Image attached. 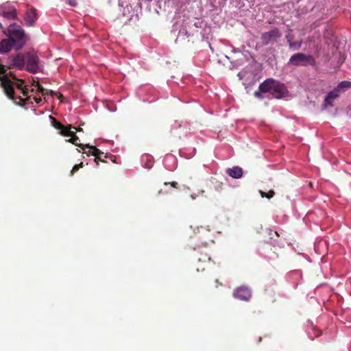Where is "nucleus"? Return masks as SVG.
<instances>
[{"label": "nucleus", "mask_w": 351, "mask_h": 351, "mask_svg": "<svg viewBox=\"0 0 351 351\" xmlns=\"http://www.w3.org/2000/svg\"><path fill=\"white\" fill-rule=\"evenodd\" d=\"M9 60L10 63L7 66L8 69L16 67L19 70H22L25 68V53H16L14 56H10Z\"/></svg>", "instance_id": "7"}, {"label": "nucleus", "mask_w": 351, "mask_h": 351, "mask_svg": "<svg viewBox=\"0 0 351 351\" xmlns=\"http://www.w3.org/2000/svg\"><path fill=\"white\" fill-rule=\"evenodd\" d=\"M8 32L9 38L14 41L15 45H18L16 49H21L25 45L26 43L25 31L20 25L15 23L11 24L8 27Z\"/></svg>", "instance_id": "2"}, {"label": "nucleus", "mask_w": 351, "mask_h": 351, "mask_svg": "<svg viewBox=\"0 0 351 351\" xmlns=\"http://www.w3.org/2000/svg\"><path fill=\"white\" fill-rule=\"evenodd\" d=\"M226 173L232 178L239 179L243 176V170L239 167H234L226 170Z\"/></svg>", "instance_id": "15"}, {"label": "nucleus", "mask_w": 351, "mask_h": 351, "mask_svg": "<svg viewBox=\"0 0 351 351\" xmlns=\"http://www.w3.org/2000/svg\"><path fill=\"white\" fill-rule=\"evenodd\" d=\"M2 75L0 76V86L3 89L4 93L6 96L11 100H14L15 92L13 86L12 82L8 77L7 74V69H5V72L4 73H0Z\"/></svg>", "instance_id": "5"}, {"label": "nucleus", "mask_w": 351, "mask_h": 351, "mask_svg": "<svg viewBox=\"0 0 351 351\" xmlns=\"http://www.w3.org/2000/svg\"><path fill=\"white\" fill-rule=\"evenodd\" d=\"M76 132V128L72 127V128H70V133L71 135H64L65 136H69L71 138L69 140V141L71 142L72 143L80 146L81 145L80 140L78 136L75 134Z\"/></svg>", "instance_id": "19"}, {"label": "nucleus", "mask_w": 351, "mask_h": 351, "mask_svg": "<svg viewBox=\"0 0 351 351\" xmlns=\"http://www.w3.org/2000/svg\"><path fill=\"white\" fill-rule=\"evenodd\" d=\"M152 167V162H150V164H149V163H147V168L150 169Z\"/></svg>", "instance_id": "35"}, {"label": "nucleus", "mask_w": 351, "mask_h": 351, "mask_svg": "<svg viewBox=\"0 0 351 351\" xmlns=\"http://www.w3.org/2000/svg\"><path fill=\"white\" fill-rule=\"evenodd\" d=\"M49 119H51V124H52V125L56 129L59 130L62 135H71L70 128H72L71 125L65 126L59 122L55 117H49Z\"/></svg>", "instance_id": "11"}, {"label": "nucleus", "mask_w": 351, "mask_h": 351, "mask_svg": "<svg viewBox=\"0 0 351 351\" xmlns=\"http://www.w3.org/2000/svg\"><path fill=\"white\" fill-rule=\"evenodd\" d=\"M262 93H264V92L261 91V90H260V89L258 88V91H255V92H254V95L256 98H258V99H263V95H261Z\"/></svg>", "instance_id": "25"}, {"label": "nucleus", "mask_w": 351, "mask_h": 351, "mask_svg": "<svg viewBox=\"0 0 351 351\" xmlns=\"http://www.w3.org/2000/svg\"><path fill=\"white\" fill-rule=\"evenodd\" d=\"M198 252L199 253V256L196 257L197 259V264H196V271H199L201 270L203 271L206 269V267L202 266L201 264H209L212 261V259L206 249L199 247Z\"/></svg>", "instance_id": "8"}, {"label": "nucleus", "mask_w": 351, "mask_h": 351, "mask_svg": "<svg viewBox=\"0 0 351 351\" xmlns=\"http://www.w3.org/2000/svg\"><path fill=\"white\" fill-rule=\"evenodd\" d=\"M251 295V291L245 286L237 287L233 292L234 298L243 301H248Z\"/></svg>", "instance_id": "10"}, {"label": "nucleus", "mask_w": 351, "mask_h": 351, "mask_svg": "<svg viewBox=\"0 0 351 351\" xmlns=\"http://www.w3.org/2000/svg\"><path fill=\"white\" fill-rule=\"evenodd\" d=\"M6 66L1 62V59H0V73H4L5 72Z\"/></svg>", "instance_id": "27"}, {"label": "nucleus", "mask_w": 351, "mask_h": 351, "mask_svg": "<svg viewBox=\"0 0 351 351\" xmlns=\"http://www.w3.org/2000/svg\"><path fill=\"white\" fill-rule=\"evenodd\" d=\"M350 88H351V82L343 81L339 84V85L336 87V89H337V90L341 93V90H345Z\"/></svg>", "instance_id": "21"}, {"label": "nucleus", "mask_w": 351, "mask_h": 351, "mask_svg": "<svg viewBox=\"0 0 351 351\" xmlns=\"http://www.w3.org/2000/svg\"><path fill=\"white\" fill-rule=\"evenodd\" d=\"M259 194L262 197H267V192H263V191H259Z\"/></svg>", "instance_id": "31"}, {"label": "nucleus", "mask_w": 351, "mask_h": 351, "mask_svg": "<svg viewBox=\"0 0 351 351\" xmlns=\"http://www.w3.org/2000/svg\"><path fill=\"white\" fill-rule=\"evenodd\" d=\"M34 86H35V87L37 88V90L40 93H41L43 95H48V94L53 95L52 90H48L45 89L38 82L36 83V84Z\"/></svg>", "instance_id": "22"}, {"label": "nucleus", "mask_w": 351, "mask_h": 351, "mask_svg": "<svg viewBox=\"0 0 351 351\" xmlns=\"http://www.w3.org/2000/svg\"><path fill=\"white\" fill-rule=\"evenodd\" d=\"M40 60L35 52L25 53V69L32 73H36L39 71Z\"/></svg>", "instance_id": "4"}, {"label": "nucleus", "mask_w": 351, "mask_h": 351, "mask_svg": "<svg viewBox=\"0 0 351 351\" xmlns=\"http://www.w3.org/2000/svg\"><path fill=\"white\" fill-rule=\"evenodd\" d=\"M196 239H198V240H200L201 239L200 235L196 236Z\"/></svg>", "instance_id": "37"}, {"label": "nucleus", "mask_w": 351, "mask_h": 351, "mask_svg": "<svg viewBox=\"0 0 351 351\" xmlns=\"http://www.w3.org/2000/svg\"><path fill=\"white\" fill-rule=\"evenodd\" d=\"M259 194L262 197H267V192H263V191H259Z\"/></svg>", "instance_id": "30"}, {"label": "nucleus", "mask_w": 351, "mask_h": 351, "mask_svg": "<svg viewBox=\"0 0 351 351\" xmlns=\"http://www.w3.org/2000/svg\"><path fill=\"white\" fill-rule=\"evenodd\" d=\"M34 101H36V103L38 104L41 101V98L40 97H34Z\"/></svg>", "instance_id": "33"}, {"label": "nucleus", "mask_w": 351, "mask_h": 351, "mask_svg": "<svg viewBox=\"0 0 351 351\" xmlns=\"http://www.w3.org/2000/svg\"><path fill=\"white\" fill-rule=\"evenodd\" d=\"M29 97H27L25 99H23L21 97H15L14 100H12L16 105H19L21 106H23L26 104L27 101L29 100Z\"/></svg>", "instance_id": "23"}, {"label": "nucleus", "mask_w": 351, "mask_h": 351, "mask_svg": "<svg viewBox=\"0 0 351 351\" xmlns=\"http://www.w3.org/2000/svg\"><path fill=\"white\" fill-rule=\"evenodd\" d=\"M14 41L10 38L3 39L0 42V53H8L15 46Z\"/></svg>", "instance_id": "14"}, {"label": "nucleus", "mask_w": 351, "mask_h": 351, "mask_svg": "<svg viewBox=\"0 0 351 351\" xmlns=\"http://www.w3.org/2000/svg\"><path fill=\"white\" fill-rule=\"evenodd\" d=\"M84 167V164L82 162H81L80 163L77 164V165H75L72 170L71 171V175L73 176L74 175V173L75 172H77L80 168H82Z\"/></svg>", "instance_id": "24"}, {"label": "nucleus", "mask_w": 351, "mask_h": 351, "mask_svg": "<svg viewBox=\"0 0 351 351\" xmlns=\"http://www.w3.org/2000/svg\"><path fill=\"white\" fill-rule=\"evenodd\" d=\"M289 64L293 66L313 65L315 64V60L311 55H306V53L299 52L291 56Z\"/></svg>", "instance_id": "3"}, {"label": "nucleus", "mask_w": 351, "mask_h": 351, "mask_svg": "<svg viewBox=\"0 0 351 351\" xmlns=\"http://www.w3.org/2000/svg\"><path fill=\"white\" fill-rule=\"evenodd\" d=\"M89 156H93V162L95 166H97L99 162H106L104 158H107V154H105L98 149L96 147L89 145Z\"/></svg>", "instance_id": "9"}, {"label": "nucleus", "mask_w": 351, "mask_h": 351, "mask_svg": "<svg viewBox=\"0 0 351 351\" xmlns=\"http://www.w3.org/2000/svg\"><path fill=\"white\" fill-rule=\"evenodd\" d=\"M207 243H208L207 240H205V241H202V244L203 245H207Z\"/></svg>", "instance_id": "36"}, {"label": "nucleus", "mask_w": 351, "mask_h": 351, "mask_svg": "<svg viewBox=\"0 0 351 351\" xmlns=\"http://www.w3.org/2000/svg\"><path fill=\"white\" fill-rule=\"evenodd\" d=\"M1 14L6 19H14L16 18V10L14 7L3 8Z\"/></svg>", "instance_id": "16"}, {"label": "nucleus", "mask_w": 351, "mask_h": 351, "mask_svg": "<svg viewBox=\"0 0 351 351\" xmlns=\"http://www.w3.org/2000/svg\"><path fill=\"white\" fill-rule=\"evenodd\" d=\"M340 92L338 90V89H336L335 88L332 91L329 92L326 96L324 101V107L328 108L334 106V104L332 102L334 101L335 99L338 98Z\"/></svg>", "instance_id": "12"}, {"label": "nucleus", "mask_w": 351, "mask_h": 351, "mask_svg": "<svg viewBox=\"0 0 351 351\" xmlns=\"http://www.w3.org/2000/svg\"><path fill=\"white\" fill-rule=\"evenodd\" d=\"M259 89L263 93H271L276 99L284 97L288 93L287 88L284 84L272 78H269L261 83Z\"/></svg>", "instance_id": "1"}, {"label": "nucleus", "mask_w": 351, "mask_h": 351, "mask_svg": "<svg viewBox=\"0 0 351 351\" xmlns=\"http://www.w3.org/2000/svg\"><path fill=\"white\" fill-rule=\"evenodd\" d=\"M321 334H322V332L319 329H315L314 330V335H315V337H319V336L321 335Z\"/></svg>", "instance_id": "28"}, {"label": "nucleus", "mask_w": 351, "mask_h": 351, "mask_svg": "<svg viewBox=\"0 0 351 351\" xmlns=\"http://www.w3.org/2000/svg\"><path fill=\"white\" fill-rule=\"evenodd\" d=\"M274 234L277 236V237H279L278 234L277 232H274Z\"/></svg>", "instance_id": "38"}, {"label": "nucleus", "mask_w": 351, "mask_h": 351, "mask_svg": "<svg viewBox=\"0 0 351 351\" xmlns=\"http://www.w3.org/2000/svg\"><path fill=\"white\" fill-rule=\"evenodd\" d=\"M282 36V34L278 28H274L269 32H266L261 36L262 44L267 46L269 44H274L278 41Z\"/></svg>", "instance_id": "6"}, {"label": "nucleus", "mask_w": 351, "mask_h": 351, "mask_svg": "<svg viewBox=\"0 0 351 351\" xmlns=\"http://www.w3.org/2000/svg\"><path fill=\"white\" fill-rule=\"evenodd\" d=\"M69 3L71 5H76V2L75 0H69Z\"/></svg>", "instance_id": "32"}, {"label": "nucleus", "mask_w": 351, "mask_h": 351, "mask_svg": "<svg viewBox=\"0 0 351 351\" xmlns=\"http://www.w3.org/2000/svg\"><path fill=\"white\" fill-rule=\"evenodd\" d=\"M37 12L34 8L28 9L25 16V21L28 26H32L37 20Z\"/></svg>", "instance_id": "13"}, {"label": "nucleus", "mask_w": 351, "mask_h": 351, "mask_svg": "<svg viewBox=\"0 0 351 351\" xmlns=\"http://www.w3.org/2000/svg\"><path fill=\"white\" fill-rule=\"evenodd\" d=\"M215 283H216V287H217V288H218L219 285H220V286H221V285H222V283H221V282H219V280H215Z\"/></svg>", "instance_id": "34"}, {"label": "nucleus", "mask_w": 351, "mask_h": 351, "mask_svg": "<svg viewBox=\"0 0 351 351\" xmlns=\"http://www.w3.org/2000/svg\"><path fill=\"white\" fill-rule=\"evenodd\" d=\"M23 84L24 81L19 79L16 82V86L18 89L21 90V93L24 96H26L27 95V88L23 86Z\"/></svg>", "instance_id": "20"}, {"label": "nucleus", "mask_w": 351, "mask_h": 351, "mask_svg": "<svg viewBox=\"0 0 351 351\" xmlns=\"http://www.w3.org/2000/svg\"><path fill=\"white\" fill-rule=\"evenodd\" d=\"M286 38L291 49H299L301 47L302 42H293L294 36L291 33L287 34Z\"/></svg>", "instance_id": "18"}, {"label": "nucleus", "mask_w": 351, "mask_h": 351, "mask_svg": "<svg viewBox=\"0 0 351 351\" xmlns=\"http://www.w3.org/2000/svg\"><path fill=\"white\" fill-rule=\"evenodd\" d=\"M275 195V192L271 189L269 192L266 193V198L271 199Z\"/></svg>", "instance_id": "26"}, {"label": "nucleus", "mask_w": 351, "mask_h": 351, "mask_svg": "<svg viewBox=\"0 0 351 351\" xmlns=\"http://www.w3.org/2000/svg\"><path fill=\"white\" fill-rule=\"evenodd\" d=\"M170 187L173 189H178V184L176 182H165L164 183V187L161 188L158 192V195H160V194H169V193H171Z\"/></svg>", "instance_id": "17"}, {"label": "nucleus", "mask_w": 351, "mask_h": 351, "mask_svg": "<svg viewBox=\"0 0 351 351\" xmlns=\"http://www.w3.org/2000/svg\"><path fill=\"white\" fill-rule=\"evenodd\" d=\"M9 75L12 77V80H15V81H17V80H19L16 76L13 74L12 73L10 72L9 73Z\"/></svg>", "instance_id": "29"}]
</instances>
